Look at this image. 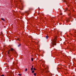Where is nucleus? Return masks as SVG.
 Segmentation results:
<instances>
[{
  "label": "nucleus",
  "instance_id": "nucleus-10",
  "mask_svg": "<svg viewBox=\"0 0 76 76\" xmlns=\"http://www.w3.org/2000/svg\"><path fill=\"white\" fill-rule=\"evenodd\" d=\"M34 76H36V75H37V73H34Z\"/></svg>",
  "mask_w": 76,
  "mask_h": 76
},
{
  "label": "nucleus",
  "instance_id": "nucleus-17",
  "mask_svg": "<svg viewBox=\"0 0 76 76\" xmlns=\"http://www.w3.org/2000/svg\"><path fill=\"white\" fill-rule=\"evenodd\" d=\"M19 76H22V75L20 74H18Z\"/></svg>",
  "mask_w": 76,
  "mask_h": 76
},
{
  "label": "nucleus",
  "instance_id": "nucleus-6",
  "mask_svg": "<svg viewBox=\"0 0 76 76\" xmlns=\"http://www.w3.org/2000/svg\"><path fill=\"white\" fill-rule=\"evenodd\" d=\"M1 20H3L4 21H5V20L4 18H2Z\"/></svg>",
  "mask_w": 76,
  "mask_h": 76
},
{
  "label": "nucleus",
  "instance_id": "nucleus-3",
  "mask_svg": "<svg viewBox=\"0 0 76 76\" xmlns=\"http://www.w3.org/2000/svg\"><path fill=\"white\" fill-rule=\"evenodd\" d=\"M62 1L64 2H65V3H66V2H67V1H66V0H62Z\"/></svg>",
  "mask_w": 76,
  "mask_h": 76
},
{
  "label": "nucleus",
  "instance_id": "nucleus-12",
  "mask_svg": "<svg viewBox=\"0 0 76 76\" xmlns=\"http://www.w3.org/2000/svg\"><path fill=\"white\" fill-rule=\"evenodd\" d=\"M46 39H48V37L46 36Z\"/></svg>",
  "mask_w": 76,
  "mask_h": 76
},
{
  "label": "nucleus",
  "instance_id": "nucleus-23",
  "mask_svg": "<svg viewBox=\"0 0 76 76\" xmlns=\"http://www.w3.org/2000/svg\"><path fill=\"white\" fill-rule=\"evenodd\" d=\"M18 39H19V38H18Z\"/></svg>",
  "mask_w": 76,
  "mask_h": 76
},
{
  "label": "nucleus",
  "instance_id": "nucleus-5",
  "mask_svg": "<svg viewBox=\"0 0 76 76\" xmlns=\"http://www.w3.org/2000/svg\"><path fill=\"white\" fill-rule=\"evenodd\" d=\"M71 12H70V11H69V14H68V16H70V15H71Z\"/></svg>",
  "mask_w": 76,
  "mask_h": 76
},
{
  "label": "nucleus",
  "instance_id": "nucleus-18",
  "mask_svg": "<svg viewBox=\"0 0 76 76\" xmlns=\"http://www.w3.org/2000/svg\"><path fill=\"white\" fill-rule=\"evenodd\" d=\"M4 76V75H1L0 76Z\"/></svg>",
  "mask_w": 76,
  "mask_h": 76
},
{
  "label": "nucleus",
  "instance_id": "nucleus-4",
  "mask_svg": "<svg viewBox=\"0 0 76 76\" xmlns=\"http://www.w3.org/2000/svg\"><path fill=\"white\" fill-rule=\"evenodd\" d=\"M14 50V49H13V48H11V51H13Z\"/></svg>",
  "mask_w": 76,
  "mask_h": 76
},
{
  "label": "nucleus",
  "instance_id": "nucleus-13",
  "mask_svg": "<svg viewBox=\"0 0 76 76\" xmlns=\"http://www.w3.org/2000/svg\"><path fill=\"white\" fill-rule=\"evenodd\" d=\"M27 70H28V69H27V68H26L25 69V72H27Z\"/></svg>",
  "mask_w": 76,
  "mask_h": 76
},
{
  "label": "nucleus",
  "instance_id": "nucleus-20",
  "mask_svg": "<svg viewBox=\"0 0 76 76\" xmlns=\"http://www.w3.org/2000/svg\"><path fill=\"white\" fill-rule=\"evenodd\" d=\"M59 68H57V69H58Z\"/></svg>",
  "mask_w": 76,
  "mask_h": 76
},
{
  "label": "nucleus",
  "instance_id": "nucleus-7",
  "mask_svg": "<svg viewBox=\"0 0 76 76\" xmlns=\"http://www.w3.org/2000/svg\"><path fill=\"white\" fill-rule=\"evenodd\" d=\"M10 50L8 52H7L8 54H10Z\"/></svg>",
  "mask_w": 76,
  "mask_h": 76
},
{
  "label": "nucleus",
  "instance_id": "nucleus-21",
  "mask_svg": "<svg viewBox=\"0 0 76 76\" xmlns=\"http://www.w3.org/2000/svg\"><path fill=\"white\" fill-rule=\"evenodd\" d=\"M46 73H47V71H46Z\"/></svg>",
  "mask_w": 76,
  "mask_h": 76
},
{
  "label": "nucleus",
  "instance_id": "nucleus-16",
  "mask_svg": "<svg viewBox=\"0 0 76 76\" xmlns=\"http://www.w3.org/2000/svg\"><path fill=\"white\" fill-rule=\"evenodd\" d=\"M34 70H33L32 71V73H34Z\"/></svg>",
  "mask_w": 76,
  "mask_h": 76
},
{
  "label": "nucleus",
  "instance_id": "nucleus-1",
  "mask_svg": "<svg viewBox=\"0 0 76 76\" xmlns=\"http://www.w3.org/2000/svg\"><path fill=\"white\" fill-rule=\"evenodd\" d=\"M56 40H57V39L56 38H55L54 40H53V42L52 43V47H54V45H56Z\"/></svg>",
  "mask_w": 76,
  "mask_h": 76
},
{
  "label": "nucleus",
  "instance_id": "nucleus-15",
  "mask_svg": "<svg viewBox=\"0 0 76 76\" xmlns=\"http://www.w3.org/2000/svg\"><path fill=\"white\" fill-rule=\"evenodd\" d=\"M33 69L34 70H36V69H35V68L34 67L33 68Z\"/></svg>",
  "mask_w": 76,
  "mask_h": 76
},
{
  "label": "nucleus",
  "instance_id": "nucleus-2",
  "mask_svg": "<svg viewBox=\"0 0 76 76\" xmlns=\"http://www.w3.org/2000/svg\"><path fill=\"white\" fill-rule=\"evenodd\" d=\"M66 22H70V18H68L66 20Z\"/></svg>",
  "mask_w": 76,
  "mask_h": 76
},
{
  "label": "nucleus",
  "instance_id": "nucleus-19",
  "mask_svg": "<svg viewBox=\"0 0 76 76\" xmlns=\"http://www.w3.org/2000/svg\"><path fill=\"white\" fill-rule=\"evenodd\" d=\"M34 68V66L33 65L32 66V68Z\"/></svg>",
  "mask_w": 76,
  "mask_h": 76
},
{
  "label": "nucleus",
  "instance_id": "nucleus-22",
  "mask_svg": "<svg viewBox=\"0 0 76 76\" xmlns=\"http://www.w3.org/2000/svg\"><path fill=\"white\" fill-rule=\"evenodd\" d=\"M48 72H50L49 71H48Z\"/></svg>",
  "mask_w": 76,
  "mask_h": 76
},
{
  "label": "nucleus",
  "instance_id": "nucleus-14",
  "mask_svg": "<svg viewBox=\"0 0 76 76\" xmlns=\"http://www.w3.org/2000/svg\"><path fill=\"white\" fill-rule=\"evenodd\" d=\"M33 69H33V68H31V71H32L33 70Z\"/></svg>",
  "mask_w": 76,
  "mask_h": 76
},
{
  "label": "nucleus",
  "instance_id": "nucleus-11",
  "mask_svg": "<svg viewBox=\"0 0 76 76\" xmlns=\"http://www.w3.org/2000/svg\"><path fill=\"white\" fill-rule=\"evenodd\" d=\"M1 35H3V32H2V31H1Z\"/></svg>",
  "mask_w": 76,
  "mask_h": 76
},
{
  "label": "nucleus",
  "instance_id": "nucleus-8",
  "mask_svg": "<svg viewBox=\"0 0 76 76\" xmlns=\"http://www.w3.org/2000/svg\"><path fill=\"white\" fill-rule=\"evenodd\" d=\"M20 46H21V44H19V45H18V47H20Z\"/></svg>",
  "mask_w": 76,
  "mask_h": 76
},
{
  "label": "nucleus",
  "instance_id": "nucleus-9",
  "mask_svg": "<svg viewBox=\"0 0 76 76\" xmlns=\"http://www.w3.org/2000/svg\"><path fill=\"white\" fill-rule=\"evenodd\" d=\"M31 61H34V59L33 58H31Z\"/></svg>",
  "mask_w": 76,
  "mask_h": 76
}]
</instances>
